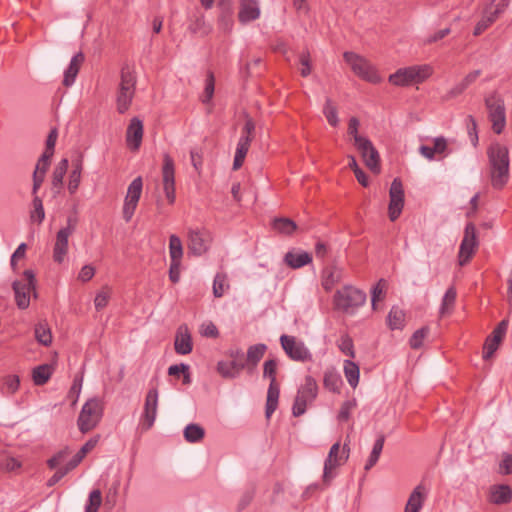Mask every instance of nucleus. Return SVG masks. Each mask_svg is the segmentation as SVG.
I'll use <instances>...</instances> for the list:
<instances>
[{"instance_id":"1","label":"nucleus","mask_w":512,"mask_h":512,"mask_svg":"<svg viewBox=\"0 0 512 512\" xmlns=\"http://www.w3.org/2000/svg\"><path fill=\"white\" fill-rule=\"evenodd\" d=\"M487 154L491 185L495 189H502L510 177L508 148L499 143H493L489 147Z\"/></svg>"},{"instance_id":"2","label":"nucleus","mask_w":512,"mask_h":512,"mask_svg":"<svg viewBox=\"0 0 512 512\" xmlns=\"http://www.w3.org/2000/svg\"><path fill=\"white\" fill-rule=\"evenodd\" d=\"M135 89V72L129 65H124L120 71V83L116 92V107L120 114H124L130 108Z\"/></svg>"},{"instance_id":"3","label":"nucleus","mask_w":512,"mask_h":512,"mask_svg":"<svg viewBox=\"0 0 512 512\" xmlns=\"http://www.w3.org/2000/svg\"><path fill=\"white\" fill-rule=\"evenodd\" d=\"M103 410L104 406L101 399L93 397L86 401L77 419L79 430L82 433L93 430L102 419Z\"/></svg>"},{"instance_id":"4","label":"nucleus","mask_w":512,"mask_h":512,"mask_svg":"<svg viewBox=\"0 0 512 512\" xmlns=\"http://www.w3.org/2000/svg\"><path fill=\"white\" fill-rule=\"evenodd\" d=\"M343 57L359 78L374 84L381 81V76L375 67L363 56L354 52H345Z\"/></svg>"},{"instance_id":"5","label":"nucleus","mask_w":512,"mask_h":512,"mask_svg":"<svg viewBox=\"0 0 512 512\" xmlns=\"http://www.w3.org/2000/svg\"><path fill=\"white\" fill-rule=\"evenodd\" d=\"M334 302L338 309L352 314L357 308L364 305L366 294L352 286H345L335 293Z\"/></svg>"},{"instance_id":"6","label":"nucleus","mask_w":512,"mask_h":512,"mask_svg":"<svg viewBox=\"0 0 512 512\" xmlns=\"http://www.w3.org/2000/svg\"><path fill=\"white\" fill-rule=\"evenodd\" d=\"M432 74L428 65L410 66L398 69L389 76V82L396 86H407L414 82H422Z\"/></svg>"},{"instance_id":"7","label":"nucleus","mask_w":512,"mask_h":512,"mask_svg":"<svg viewBox=\"0 0 512 512\" xmlns=\"http://www.w3.org/2000/svg\"><path fill=\"white\" fill-rule=\"evenodd\" d=\"M277 361L275 359H269L264 362L263 365V376L270 379V384L267 391L266 400V418L269 419L274 413L278 406L279 399V385L276 381Z\"/></svg>"},{"instance_id":"8","label":"nucleus","mask_w":512,"mask_h":512,"mask_svg":"<svg viewBox=\"0 0 512 512\" xmlns=\"http://www.w3.org/2000/svg\"><path fill=\"white\" fill-rule=\"evenodd\" d=\"M24 280L13 282V290L15 294L16 305L19 309H27L30 305V295L33 292L34 297L37 296L36 279L32 270H25L23 273Z\"/></svg>"},{"instance_id":"9","label":"nucleus","mask_w":512,"mask_h":512,"mask_svg":"<svg viewBox=\"0 0 512 512\" xmlns=\"http://www.w3.org/2000/svg\"><path fill=\"white\" fill-rule=\"evenodd\" d=\"M318 392V386L315 379L311 376L305 377L304 384L298 389L297 395L292 407L293 416L299 417L306 411L307 405L311 404Z\"/></svg>"},{"instance_id":"10","label":"nucleus","mask_w":512,"mask_h":512,"mask_svg":"<svg viewBox=\"0 0 512 512\" xmlns=\"http://www.w3.org/2000/svg\"><path fill=\"white\" fill-rule=\"evenodd\" d=\"M485 106L488 110V116L492 122V129L500 134L506 126V113L504 101L496 94H490L485 98Z\"/></svg>"},{"instance_id":"11","label":"nucleus","mask_w":512,"mask_h":512,"mask_svg":"<svg viewBox=\"0 0 512 512\" xmlns=\"http://www.w3.org/2000/svg\"><path fill=\"white\" fill-rule=\"evenodd\" d=\"M280 342L283 350L293 361L309 362L313 360L312 353L302 341L294 336L282 335Z\"/></svg>"},{"instance_id":"12","label":"nucleus","mask_w":512,"mask_h":512,"mask_svg":"<svg viewBox=\"0 0 512 512\" xmlns=\"http://www.w3.org/2000/svg\"><path fill=\"white\" fill-rule=\"evenodd\" d=\"M142 187L143 183L141 177L135 178L128 186L122 208V217L126 223L131 221L135 213V210L141 197Z\"/></svg>"},{"instance_id":"13","label":"nucleus","mask_w":512,"mask_h":512,"mask_svg":"<svg viewBox=\"0 0 512 512\" xmlns=\"http://www.w3.org/2000/svg\"><path fill=\"white\" fill-rule=\"evenodd\" d=\"M478 246L476 227L473 223H468L465 227L464 236L460 244L458 259L459 265L467 264L475 253Z\"/></svg>"},{"instance_id":"14","label":"nucleus","mask_w":512,"mask_h":512,"mask_svg":"<svg viewBox=\"0 0 512 512\" xmlns=\"http://www.w3.org/2000/svg\"><path fill=\"white\" fill-rule=\"evenodd\" d=\"M212 241L211 234L206 229L188 230V250L195 256L205 254Z\"/></svg>"},{"instance_id":"15","label":"nucleus","mask_w":512,"mask_h":512,"mask_svg":"<svg viewBox=\"0 0 512 512\" xmlns=\"http://www.w3.org/2000/svg\"><path fill=\"white\" fill-rule=\"evenodd\" d=\"M355 146L360 152L367 168L376 174L379 173L380 156L372 142L368 138H356Z\"/></svg>"},{"instance_id":"16","label":"nucleus","mask_w":512,"mask_h":512,"mask_svg":"<svg viewBox=\"0 0 512 512\" xmlns=\"http://www.w3.org/2000/svg\"><path fill=\"white\" fill-rule=\"evenodd\" d=\"M162 183L165 196L170 204L175 202V166L169 154L163 155Z\"/></svg>"},{"instance_id":"17","label":"nucleus","mask_w":512,"mask_h":512,"mask_svg":"<svg viewBox=\"0 0 512 512\" xmlns=\"http://www.w3.org/2000/svg\"><path fill=\"white\" fill-rule=\"evenodd\" d=\"M389 218L391 221H395L400 216L404 207V189L402 182L399 178H395L390 186L389 190Z\"/></svg>"},{"instance_id":"18","label":"nucleus","mask_w":512,"mask_h":512,"mask_svg":"<svg viewBox=\"0 0 512 512\" xmlns=\"http://www.w3.org/2000/svg\"><path fill=\"white\" fill-rule=\"evenodd\" d=\"M343 459L344 458L340 453V443L336 442L331 446L328 456L324 462L322 479L325 485L328 486L331 483L332 479L335 477V470L346 462Z\"/></svg>"},{"instance_id":"19","label":"nucleus","mask_w":512,"mask_h":512,"mask_svg":"<svg viewBox=\"0 0 512 512\" xmlns=\"http://www.w3.org/2000/svg\"><path fill=\"white\" fill-rule=\"evenodd\" d=\"M158 408V390L152 388L147 392L144 411L142 415L141 427L143 430H149L155 422Z\"/></svg>"},{"instance_id":"20","label":"nucleus","mask_w":512,"mask_h":512,"mask_svg":"<svg viewBox=\"0 0 512 512\" xmlns=\"http://www.w3.org/2000/svg\"><path fill=\"white\" fill-rule=\"evenodd\" d=\"M143 123L138 117H133L126 131V144L131 151H138L143 138Z\"/></svg>"},{"instance_id":"21","label":"nucleus","mask_w":512,"mask_h":512,"mask_svg":"<svg viewBox=\"0 0 512 512\" xmlns=\"http://www.w3.org/2000/svg\"><path fill=\"white\" fill-rule=\"evenodd\" d=\"M260 6L257 0H240L238 20L242 24L249 23L260 17Z\"/></svg>"},{"instance_id":"22","label":"nucleus","mask_w":512,"mask_h":512,"mask_svg":"<svg viewBox=\"0 0 512 512\" xmlns=\"http://www.w3.org/2000/svg\"><path fill=\"white\" fill-rule=\"evenodd\" d=\"M174 348L177 354L186 355L192 351V337L186 324L178 327L175 335Z\"/></svg>"},{"instance_id":"23","label":"nucleus","mask_w":512,"mask_h":512,"mask_svg":"<svg viewBox=\"0 0 512 512\" xmlns=\"http://www.w3.org/2000/svg\"><path fill=\"white\" fill-rule=\"evenodd\" d=\"M84 60H85V57L82 52H79L72 57L68 68L64 72V79H63L64 86L69 87V86L73 85Z\"/></svg>"},{"instance_id":"24","label":"nucleus","mask_w":512,"mask_h":512,"mask_svg":"<svg viewBox=\"0 0 512 512\" xmlns=\"http://www.w3.org/2000/svg\"><path fill=\"white\" fill-rule=\"evenodd\" d=\"M426 488L419 484L410 494L404 512H419L426 498Z\"/></svg>"},{"instance_id":"25","label":"nucleus","mask_w":512,"mask_h":512,"mask_svg":"<svg viewBox=\"0 0 512 512\" xmlns=\"http://www.w3.org/2000/svg\"><path fill=\"white\" fill-rule=\"evenodd\" d=\"M71 235L63 231H58L56 241L53 248V260L61 264L68 253V239Z\"/></svg>"},{"instance_id":"26","label":"nucleus","mask_w":512,"mask_h":512,"mask_svg":"<svg viewBox=\"0 0 512 512\" xmlns=\"http://www.w3.org/2000/svg\"><path fill=\"white\" fill-rule=\"evenodd\" d=\"M311 261V254L305 251H289L284 256V262L292 269L301 268Z\"/></svg>"},{"instance_id":"27","label":"nucleus","mask_w":512,"mask_h":512,"mask_svg":"<svg viewBox=\"0 0 512 512\" xmlns=\"http://www.w3.org/2000/svg\"><path fill=\"white\" fill-rule=\"evenodd\" d=\"M252 141L249 140L246 136H241L237 143V148L235 152V157L233 161V170H238L245 160V157L248 153L250 144Z\"/></svg>"},{"instance_id":"28","label":"nucleus","mask_w":512,"mask_h":512,"mask_svg":"<svg viewBox=\"0 0 512 512\" xmlns=\"http://www.w3.org/2000/svg\"><path fill=\"white\" fill-rule=\"evenodd\" d=\"M68 159L63 158L59 161V163L55 166L53 173H52V188L56 190V192H59L60 188L63 184L64 176L68 169Z\"/></svg>"},{"instance_id":"29","label":"nucleus","mask_w":512,"mask_h":512,"mask_svg":"<svg viewBox=\"0 0 512 512\" xmlns=\"http://www.w3.org/2000/svg\"><path fill=\"white\" fill-rule=\"evenodd\" d=\"M53 372V366L43 364L35 367L32 371V379L35 385L41 386L48 382Z\"/></svg>"},{"instance_id":"30","label":"nucleus","mask_w":512,"mask_h":512,"mask_svg":"<svg viewBox=\"0 0 512 512\" xmlns=\"http://www.w3.org/2000/svg\"><path fill=\"white\" fill-rule=\"evenodd\" d=\"M512 499V490L508 485H499L493 487L491 491V501L495 504H506Z\"/></svg>"},{"instance_id":"31","label":"nucleus","mask_w":512,"mask_h":512,"mask_svg":"<svg viewBox=\"0 0 512 512\" xmlns=\"http://www.w3.org/2000/svg\"><path fill=\"white\" fill-rule=\"evenodd\" d=\"M343 369L344 375L349 385L353 388H356L359 383L360 376L359 366L351 360H345Z\"/></svg>"},{"instance_id":"32","label":"nucleus","mask_w":512,"mask_h":512,"mask_svg":"<svg viewBox=\"0 0 512 512\" xmlns=\"http://www.w3.org/2000/svg\"><path fill=\"white\" fill-rule=\"evenodd\" d=\"M82 170L83 164L81 159L77 160L76 162H73V169L70 172L68 182V190L70 194H74L78 190L81 182Z\"/></svg>"},{"instance_id":"33","label":"nucleus","mask_w":512,"mask_h":512,"mask_svg":"<svg viewBox=\"0 0 512 512\" xmlns=\"http://www.w3.org/2000/svg\"><path fill=\"white\" fill-rule=\"evenodd\" d=\"M99 436H95L89 439L80 450L73 456V458L68 462L70 464V468H76L80 462L84 459L86 454L90 452L98 443Z\"/></svg>"},{"instance_id":"34","label":"nucleus","mask_w":512,"mask_h":512,"mask_svg":"<svg viewBox=\"0 0 512 512\" xmlns=\"http://www.w3.org/2000/svg\"><path fill=\"white\" fill-rule=\"evenodd\" d=\"M35 338L38 343L49 346L52 343V333L46 321H41L35 326Z\"/></svg>"},{"instance_id":"35","label":"nucleus","mask_w":512,"mask_h":512,"mask_svg":"<svg viewBox=\"0 0 512 512\" xmlns=\"http://www.w3.org/2000/svg\"><path fill=\"white\" fill-rule=\"evenodd\" d=\"M387 323L392 330L402 329L405 324L404 311L397 306L392 307L387 317Z\"/></svg>"},{"instance_id":"36","label":"nucleus","mask_w":512,"mask_h":512,"mask_svg":"<svg viewBox=\"0 0 512 512\" xmlns=\"http://www.w3.org/2000/svg\"><path fill=\"white\" fill-rule=\"evenodd\" d=\"M323 114L327 119V122L332 127H337L339 124L338 107L329 97L326 98L323 106Z\"/></svg>"},{"instance_id":"37","label":"nucleus","mask_w":512,"mask_h":512,"mask_svg":"<svg viewBox=\"0 0 512 512\" xmlns=\"http://www.w3.org/2000/svg\"><path fill=\"white\" fill-rule=\"evenodd\" d=\"M230 288L228 277L226 273H217L213 281V295L220 298L224 295L225 291Z\"/></svg>"},{"instance_id":"38","label":"nucleus","mask_w":512,"mask_h":512,"mask_svg":"<svg viewBox=\"0 0 512 512\" xmlns=\"http://www.w3.org/2000/svg\"><path fill=\"white\" fill-rule=\"evenodd\" d=\"M204 429L198 424H189L184 429V438L187 442L196 443L204 438Z\"/></svg>"},{"instance_id":"39","label":"nucleus","mask_w":512,"mask_h":512,"mask_svg":"<svg viewBox=\"0 0 512 512\" xmlns=\"http://www.w3.org/2000/svg\"><path fill=\"white\" fill-rule=\"evenodd\" d=\"M273 228L285 235H291L297 228L296 223L290 218H276L273 221Z\"/></svg>"},{"instance_id":"40","label":"nucleus","mask_w":512,"mask_h":512,"mask_svg":"<svg viewBox=\"0 0 512 512\" xmlns=\"http://www.w3.org/2000/svg\"><path fill=\"white\" fill-rule=\"evenodd\" d=\"M266 349L267 346L261 343L250 346L247 351V362L255 367L264 356Z\"/></svg>"},{"instance_id":"41","label":"nucleus","mask_w":512,"mask_h":512,"mask_svg":"<svg viewBox=\"0 0 512 512\" xmlns=\"http://www.w3.org/2000/svg\"><path fill=\"white\" fill-rule=\"evenodd\" d=\"M169 254L171 261H181L183 257L182 242L177 235L173 234L169 238Z\"/></svg>"},{"instance_id":"42","label":"nucleus","mask_w":512,"mask_h":512,"mask_svg":"<svg viewBox=\"0 0 512 512\" xmlns=\"http://www.w3.org/2000/svg\"><path fill=\"white\" fill-rule=\"evenodd\" d=\"M342 271L337 267H332L325 271L323 287L325 290H331L333 286L341 281Z\"/></svg>"},{"instance_id":"43","label":"nucleus","mask_w":512,"mask_h":512,"mask_svg":"<svg viewBox=\"0 0 512 512\" xmlns=\"http://www.w3.org/2000/svg\"><path fill=\"white\" fill-rule=\"evenodd\" d=\"M456 300V290L454 287H450L447 289V291L444 294V297L442 299V304L440 307V315L444 316L451 312V310L454 307Z\"/></svg>"},{"instance_id":"44","label":"nucleus","mask_w":512,"mask_h":512,"mask_svg":"<svg viewBox=\"0 0 512 512\" xmlns=\"http://www.w3.org/2000/svg\"><path fill=\"white\" fill-rule=\"evenodd\" d=\"M384 446V436H380L374 443L369 459L365 465V470L371 469L378 461Z\"/></svg>"},{"instance_id":"45","label":"nucleus","mask_w":512,"mask_h":512,"mask_svg":"<svg viewBox=\"0 0 512 512\" xmlns=\"http://www.w3.org/2000/svg\"><path fill=\"white\" fill-rule=\"evenodd\" d=\"M112 290L108 286H103L101 290L96 294L94 299V305L97 311L104 309L110 300Z\"/></svg>"},{"instance_id":"46","label":"nucleus","mask_w":512,"mask_h":512,"mask_svg":"<svg viewBox=\"0 0 512 512\" xmlns=\"http://www.w3.org/2000/svg\"><path fill=\"white\" fill-rule=\"evenodd\" d=\"M342 385L340 376L334 371H326L324 374V386L332 392H339Z\"/></svg>"},{"instance_id":"47","label":"nucleus","mask_w":512,"mask_h":512,"mask_svg":"<svg viewBox=\"0 0 512 512\" xmlns=\"http://www.w3.org/2000/svg\"><path fill=\"white\" fill-rule=\"evenodd\" d=\"M102 503V495L101 491L98 489H95L91 491L88 498V503L85 507V512H98L99 507Z\"/></svg>"},{"instance_id":"48","label":"nucleus","mask_w":512,"mask_h":512,"mask_svg":"<svg viewBox=\"0 0 512 512\" xmlns=\"http://www.w3.org/2000/svg\"><path fill=\"white\" fill-rule=\"evenodd\" d=\"M348 166L350 169L353 170L357 181L364 187H367L369 184L368 177L365 174V172L358 166L357 161L354 156H349V165Z\"/></svg>"},{"instance_id":"49","label":"nucleus","mask_w":512,"mask_h":512,"mask_svg":"<svg viewBox=\"0 0 512 512\" xmlns=\"http://www.w3.org/2000/svg\"><path fill=\"white\" fill-rule=\"evenodd\" d=\"M338 348L340 349V351L343 354H345L351 358L355 357L353 340L350 336H348V335L341 336V338L338 342Z\"/></svg>"},{"instance_id":"50","label":"nucleus","mask_w":512,"mask_h":512,"mask_svg":"<svg viewBox=\"0 0 512 512\" xmlns=\"http://www.w3.org/2000/svg\"><path fill=\"white\" fill-rule=\"evenodd\" d=\"M33 211L31 212V218L36 219L38 223H41L45 218V211L41 198L38 195L33 197Z\"/></svg>"},{"instance_id":"51","label":"nucleus","mask_w":512,"mask_h":512,"mask_svg":"<svg viewBox=\"0 0 512 512\" xmlns=\"http://www.w3.org/2000/svg\"><path fill=\"white\" fill-rule=\"evenodd\" d=\"M387 289V282L384 279H380L378 283L372 289V307L376 309V302L384 297Z\"/></svg>"},{"instance_id":"52","label":"nucleus","mask_w":512,"mask_h":512,"mask_svg":"<svg viewBox=\"0 0 512 512\" xmlns=\"http://www.w3.org/2000/svg\"><path fill=\"white\" fill-rule=\"evenodd\" d=\"M215 89V78L212 72H209L207 74V78L205 81V88H204V94L202 97L203 103H208L213 97Z\"/></svg>"},{"instance_id":"53","label":"nucleus","mask_w":512,"mask_h":512,"mask_svg":"<svg viewBox=\"0 0 512 512\" xmlns=\"http://www.w3.org/2000/svg\"><path fill=\"white\" fill-rule=\"evenodd\" d=\"M428 332L429 329L427 327H423L415 331L412 337L410 338V346L413 349H419L422 346L423 340L427 336Z\"/></svg>"},{"instance_id":"54","label":"nucleus","mask_w":512,"mask_h":512,"mask_svg":"<svg viewBox=\"0 0 512 512\" xmlns=\"http://www.w3.org/2000/svg\"><path fill=\"white\" fill-rule=\"evenodd\" d=\"M496 0H491L490 4L487 5L484 10L483 14L488 18L491 19V22L494 23L501 14H503L505 11L497 4L495 9L492 10V5L495 3Z\"/></svg>"},{"instance_id":"55","label":"nucleus","mask_w":512,"mask_h":512,"mask_svg":"<svg viewBox=\"0 0 512 512\" xmlns=\"http://www.w3.org/2000/svg\"><path fill=\"white\" fill-rule=\"evenodd\" d=\"M299 62L301 64V76L307 77L311 73V58L308 51H304L299 55Z\"/></svg>"},{"instance_id":"56","label":"nucleus","mask_w":512,"mask_h":512,"mask_svg":"<svg viewBox=\"0 0 512 512\" xmlns=\"http://www.w3.org/2000/svg\"><path fill=\"white\" fill-rule=\"evenodd\" d=\"M200 334L204 337L217 338L219 331L213 322L207 321L200 326Z\"/></svg>"},{"instance_id":"57","label":"nucleus","mask_w":512,"mask_h":512,"mask_svg":"<svg viewBox=\"0 0 512 512\" xmlns=\"http://www.w3.org/2000/svg\"><path fill=\"white\" fill-rule=\"evenodd\" d=\"M507 328H508V320L504 319L493 330V332L489 338L493 339V342L501 343L504 335L506 334Z\"/></svg>"},{"instance_id":"58","label":"nucleus","mask_w":512,"mask_h":512,"mask_svg":"<svg viewBox=\"0 0 512 512\" xmlns=\"http://www.w3.org/2000/svg\"><path fill=\"white\" fill-rule=\"evenodd\" d=\"M74 468H70V464L67 463L65 467L59 468L53 476L48 480L47 485L53 486L58 481H60L69 471L73 470Z\"/></svg>"},{"instance_id":"59","label":"nucleus","mask_w":512,"mask_h":512,"mask_svg":"<svg viewBox=\"0 0 512 512\" xmlns=\"http://www.w3.org/2000/svg\"><path fill=\"white\" fill-rule=\"evenodd\" d=\"M254 132H255V123L250 116L246 115L245 116V124L243 126L241 136H246L249 138L250 141H252L253 137H254Z\"/></svg>"},{"instance_id":"60","label":"nucleus","mask_w":512,"mask_h":512,"mask_svg":"<svg viewBox=\"0 0 512 512\" xmlns=\"http://www.w3.org/2000/svg\"><path fill=\"white\" fill-rule=\"evenodd\" d=\"M447 148L448 142L445 137L439 136L433 139V150L435 151L436 155L444 154Z\"/></svg>"},{"instance_id":"61","label":"nucleus","mask_w":512,"mask_h":512,"mask_svg":"<svg viewBox=\"0 0 512 512\" xmlns=\"http://www.w3.org/2000/svg\"><path fill=\"white\" fill-rule=\"evenodd\" d=\"M493 23L491 22V19H488L484 14L482 15L481 19L477 22L475 25L473 35L479 36L481 35L488 27H490Z\"/></svg>"},{"instance_id":"62","label":"nucleus","mask_w":512,"mask_h":512,"mask_svg":"<svg viewBox=\"0 0 512 512\" xmlns=\"http://www.w3.org/2000/svg\"><path fill=\"white\" fill-rule=\"evenodd\" d=\"M499 344V342H493V339L488 337L484 344L483 358L489 359L492 357L494 352L498 349Z\"/></svg>"},{"instance_id":"63","label":"nucleus","mask_w":512,"mask_h":512,"mask_svg":"<svg viewBox=\"0 0 512 512\" xmlns=\"http://www.w3.org/2000/svg\"><path fill=\"white\" fill-rule=\"evenodd\" d=\"M95 275V268L91 265H85L81 268L78 279L82 282H87Z\"/></svg>"},{"instance_id":"64","label":"nucleus","mask_w":512,"mask_h":512,"mask_svg":"<svg viewBox=\"0 0 512 512\" xmlns=\"http://www.w3.org/2000/svg\"><path fill=\"white\" fill-rule=\"evenodd\" d=\"M500 473L508 475L512 473V456L509 454L504 455L500 463Z\"/></svg>"}]
</instances>
